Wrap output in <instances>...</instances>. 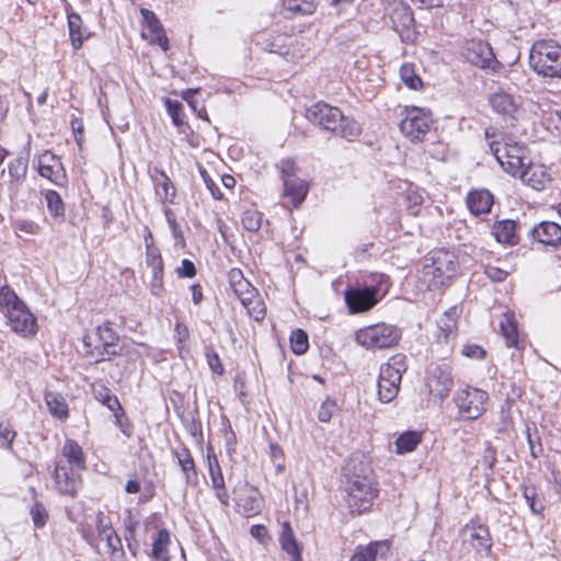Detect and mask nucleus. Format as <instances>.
<instances>
[{
    "label": "nucleus",
    "mask_w": 561,
    "mask_h": 561,
    "mask_svg": "<svg viewBox=\"0 0 561 561\" xmlns=\"http://www.w3.org/2000/svg\"><path fill=\"white\" fill-rule=\"evenodd\" d=\"M431 263L450 276H453L457 270V261L455 255L447 251L435 252Z\"/></svg>",
    "instance_id": "obj_40"
},
{
    "label": "nucleus",
    "mask_w": 561,
    "mask_h": 561,
    "mask_svg": "<svg viewBox=\"0 0 561 561\" xmlns=\"http://www.w3.org/2000/svg\"><path fill=\"white\" fill-rule=\"evenodd\" d=\"M401 337L400 330L391 324L377 323L359 329L355 339L358 344L367 348H390L398 344Z\"/></svg>",
    "instance_id": "obj_5"
},
{
    "label": "nucleus",
    "mask_w": 561,
    "mask_h": 561,
    "mask_svg": "<svg viewBox=\"0 0 561 561\" xmlns=\"http://www.w3.org/2000/svg\"><path fill=\"white\" fill-rule=\"evenodd\" d=\"M390 19L393 30L400 35L402 41L413 39L414 18L409 7L400 2L394 7Z\"/></svg>",
    "instance_id": "obj_16"
},
{
    "label": "nucleus",
    "mask_w": 561,
    "mask_h": 561,
    "mask_svg": "<svg viewBox=\"0 0 561 561\" xmlns=\"http://www.w3.org/2000/svg\"><path fill=\"white\" fill-rule=\"evenodd\" d=\"M173 454L178 459V463L184 474L186 484H196L197 471L190 450L186 447H182L180 450H174Z\"/></svg>",
    "instance_id": "obj_26"
},
{
    "label": "nucleus",
    "mask_w": 561,
    "mask_h": 561,
    "mask_svg": "<svg viewBox=\"0 0 561 561\" xmlns=\"http://www.w3.org/2000/svg\"><path fill=\"white\" fill-rule=\"evenodd\" d=\"M426 387L434 398L443 401L454 387L451 368L447 364H431L426 371Z\"/></svg>",
    "instance_id": "obj_8"
},
{
    "label": "nucleus",
    "mask_w": 561,
    "mask_h": 561,
    "mask_svg": "<svg viewBox=\"0 0 561 561\" xmlns=\"http://www.w3.org/2000/svg\"><path fill=\"white\" fill-rule=\"evenodd\" d=\"M462 354L470 358L482 359L486 352L479 345H466L462 348Z\"/></svg>",
    "instance_id": "obj_64"
},
{
    "label": "nucleus",
    "mask_w": 561,
    "mask_h": 561,
    "mask_svg": "<svg viewBox=\"0 0 561 561\" xmlns=\"http://www.w3.org/2000/svg\"><path fill=\"white\" fill-rule=\"evenodd\" d=\"M308 185L305 181L294 178L284 179V195L291 198L295 207H298L308 194Z\"/></svg>",
    "instance_id": "obj_27"
},
{
    "label": "nucleus",
    "mask_w": 561,
    "mask_h": 561,
    "mask_svg": "<svg viewBox=\"0 0 561 561\" xmlns=\"http://www.w3.org/2000/svg\"><path fill=\"white\" fill-rule=\"evenodd\" d=\"M306 118L324 130L336 133L342 121V112L339 107L317 102L307 108Z\"/></svg>",
    "instance_id": "obj_9"
},
{
    "label": "nucleus",
    "mask_w": 561,
    "mask_h": 561,
    "mask_svg": "<svg viewBox=\"0 0 561 561\" xmlns=\"http://www.w3.org/2000/svg\"><path fill=\"white\" fill-rule=\"evenodd\" d=\"M421 440V433L416 431L404 432L396 439V451L397 454L410 453L416 448Z\"/></svg>",
    "instance_id": "obj_38"
},
{
    "label": "nucleus",
    "mask_w": 561,
    "mask_h": 561,
    "mask_svg": "<svg viewBox=\"0 0 561 561\" xmlns=\"http://www.w3.org/2000/svg\"><path fill=\"white\" fill-rule=\"evenodd\" d=\"M208 469L213 488L222 486L225 484V479L216 458L214 459V462L208 458Z\"/></svg>",
    "instance_id": "obj_54"
},
{
    "label": "nucleus",
    "mask_w": 561,
    "mask_h": 561,
    "mask_svg": "<svg viewBox=\"0 0 561 561\" xmlns=\"http://www.w3.org/2000/svg\"><path fill=\"white\" fill-rule=\"evenodd\" d=\"M282 549L291 556V561H301V548L297 542L290 524L285 522L279 537Z\"/></svg>",
    "instance_id": "obj_28"
},
{
    "label": "nucleus",
    "mask_w": 561,
    "mask_h": 561,
    "mask_svg": "<svg viewBox=\"0 0 561 561\" xmlns=\"http://www.w3.org/2000/svg\"><path fill=\"white\" fill-rule=\"evenodd\" d=\"M205 356L207 359V364L213 373L217 375H222L225 369L219 358V355L210 347L205 350Z\"/></svg>",
    "instance_id": "obj_55"
},
{
    "label": "nucleus",
    "mask_w": 561,
    "mask_h": 561,
    "mask_svg": "<svg viewBox=\"0 0 561 561\" xmlns=\"http://www.w3.org/2000/svg\"><path fill=\"white\" fill-rule=\"evenodd\" d=\"M170 543V534L167 529L157 533L152 543V558L156 561H169L168 546Z\"/></svg>",
    "instance_id": "obj_35"
},
{
    "label": "nucleus",
    "mask_w": 561,
    "mask_h": 561,
    "mask_svg": "<svg viewBox=\"0 0 561 561\" xmlns=\"http://www.w3.org/2000/svg\"><path fill=\"white\" fill-rule=\"evenodd\" d=\"M45 199L50 215L55 219H59L60 221H62L65 219L66 208L61 196L56 191L48 190L45 193Z\"/></svg>",
    "instance_id": "obj_41"
},
{
    "label": "nucleus",
    "mask_w": 561,
    "mask_h": 561,
    "mask_svg": "<svg viewBox=\"0 0 561 561\" xmlns=\"http://www.w3.org/2000/svg\"><path fill=\"white\" fill-rule=\"evenodd\" d=\"M528 234L538 243L552 248L561 247V226L554 221H541L534 226Z\"/></svg>",
    "instance_id": "obj_18"
},
{
    "label": "nucleus",
    "mask_w": 561,
    "mask_h": 561,
    "mask_svg": "<svg viewBox=\"0 0 561 561\" xmlns=\"http://www.w3.org/2000/svg\"><path fill=\"white\" fill-rule=\"evenodd\" d=\"M96 335L99 339V344H104L106 346H116V343L119 340L118 334L114 331L111 322L108 321L98 325Z\"/></svg>",
    "instance_id": "obj_45"
},
{
    "label": "nucleus",
    "mask_w": 561,
    "mask_h": 561,
    "mask_svg": "<svg viewBox=\"0 0 561 561\" xmlns=\"http://www.w3.org/2000/svg\"><path fill=\"white\" fill-rule=\"evenodd\" d=\"M484 137L488 140L490 151L494 154L502 169L516 178L525 165V147L517 142H501L499 138L503 139L502 134L494 127L485 128Z\"/></svg>",
    "instance_id": "obj_2"
},
{
    "label": "nucleus",
    "mask_w": 561,
    "mask_h": 561,
    "mask_svg": "<svg viewBox=\"0 0 561 561\" xmlns=\"http://www.w3.org/2000/svg\"><path fill=\"white\" fill-rule=\"evenodd\" d=\"M430 112L413 107L407 110L405 117L400 122L401 133L411 141H422L432 126Z\"/></svg>",
    "instance_id": "obj_7"
},
{
    "label": "nucleus",
    "mask_w": 561,
    "mask_h": 561,
    "mask_svg": "<svg viewBox=\"0 0 561 561\" xmlns=\"http://www.w3.org/2000/svg\"><path fill=\"white\" fill-rule=\"evenodd\" d=\"M407 369V357L400 353L391 356L387 363L381 365L377 380V396L380 402L389 403L397 398L402 375Z\"/></svg>",
    "instance_id": "obj_4"
},
{
    "label": "nucleus",
    "mask_w": 561,
    "mask_h": 561,
    "mask_svg": "<svg viewBox=\"0 0 561 561\" xmlns=\"http://www.w3.org/2000/svg\"><path fill=\"white\" fill-rule=\"evenodd\" d=\"M262 220L263 215L255 209L247 210L242 215V225L250 232H256L262 226Z\"/></svg>",
    "instance_id": "obj_50"
},
{
    "label": "nucleus",
    "mask_w": 561,
    "mask_h": 561,
    "mask_svg": "<svg viewBox=\"0 0 561 561\" xmlns=\"http://www.w3.org/2000/svg\"><path fill=\"white\" fill-rule=\"evenodd\" d=\"M461 54L470 64L480 68H493L496 64L491 46L481 39L467 41Z\"/></svg>",
    "instance_id": "obj_10"
},
{
    "label": "nucleus",
    "mask_w": 561,
    "mask_h": 561,
    "mask_svg": "<svg viewBox=\"0 0 561 561\" xmlns=\"http://www.w3.org/2000/svg\"><path fill=\"white\" fill-rule=\"evenodd\" d=\"M422 275L423 282L431 290L439 289L451 278L450 275L445 274L443 270L437 268V266L432 263L423 266Z\"/></svg>",
    "instance_id": "obj_30"
},
{
    "label": "nucleus",
    "mask_w": 561,
    "mask_h": 561,
    "mask_svg": "<svg viewBox=\"0 0 561 561\" xmlns=\"http://www.w3.org/2000/svg\"><path fill=\"white\" fill-rule=\"evenodd\" d=\"M515 228V221L502 220L493 226L492 233L495 237L496 241L501 243L513 244L516 242Z\"/></svg>",
    "instance_id": "obj_36"
},
{
    "label": "nucleus",
    "mask_w": 561,
    "mask_h": 561,
    "mask_svg": "<svg viewBox=\"0 0 561 561\" xmlns=\"http://www.w3.org/2000/svg\"><path fill=\"white\" fill-rule=\"evenodd\" d=\"M232 290L240 301L249 300V296H253L256 291V289L250 284L248 279H243L241 283L234 286Z\"/></svg>",
    "instance_id": "obj_57"
},
{
    "label": "nucleus",
    "mask_w": 561,
    "mask_h": 561,
    "mask_svg": "<svg viewBox=\"0 0 561 561\" xmlns=\"http://www.w3.org/2000/svg\"><path fill=\"white\" fill-rule=\"evenodd\" d=\"M343 484L351 511L357 514L369 511L378 491L368 463L356 457L351 458L344 467Z\"/></svg>",
    "instance_id": "obj_1"
},
{
    "label": "nucleus",
    "mask_w": 561,
    "mask_h": 561,
    "mask_svg": "<svg viewBox=\"0 0 561 561\" xmlns=\"http://www.w3.org/2000/svg\"><path fill=\"white\" fill-rule=\"evenodd\" d=\"M356 551L367 561H383L390 552V546L386 540L375 541L367 546L357 547Z\"/></svg>",
    "instance_id": "obj_29"
},
{
    "label": "nucleus",
    "mask_w": 561,
    "mask_h": 561,
    "mask_svg": "<svg viewBox=\"0 0 561 561\" xmlns=\"http://www.w3.org/2000/svg\"><path fill=\"white\" fill-rule=\"evenodd\" d=\"M517 176L527 186L536 191L546 190L552 181L548 168L545 164L534 162L528 163L527 167L524 165L523 171Z\"/></svg>",
    "instance_id": "obj_14"
},
{
    "label": "nucleus",
    "mask_w": 561,
    "mask_h": 561,
    "mask_svg": "<svg viewBox=\"0 0 561 561\" xmlns=\"http://www.w3.org/2000/svg\"><path fill=\"white\" fill-rule=\"evenodd\" d=\"M150 176L153 183L156 195L159 197V199L162 203L173 204L176 197V188L167 173L156 167L152 169V171H150Z\"/></svg>",
    "instance_id": "obj_19"
},
{
    "label": "nucleus",
    "mask_w": 561,
    "mask_h": 561,
    "mask_svg": "<svg viewBox=\"0 0 561 561\" xmlns=\"http://www.w3.org/2000/svg\"><path fill=\"white\" fill-rule=\"evenodd\" d=\"M38 173L57 185H62L66 180L62 167L53 154H44L39 159Z\"/></svg>",
    "instance_id": "obj_22"
},
{
    "label": "nucleus",
    "mask_w": 561,
    "mask_h": 561,
    "mask_svg": "<svg viewBox=\"0 0 561 561\" xmlns=\"http://www.w3.org/2000/svg\"><path fill=\"white\" fill-rule=\"evenodd\" d=\"M529 65L539 76L561 78V46L554 41L535 42L529 53Z\"/></svg>",
    "instance_id": "obj_3"
},
{
    "label": "nucleus",
    "mask_w": 561,
    "mask_h": 561,
    "mask_svg": "<svg viewBox=\"0 0 561 561\" xmlns=\"http://www.w3.org/2000/svg\"><path fill=\"white\" fill-rule=\"evenodd\" d=\"M457 336V308H450L438 320L437 342L449 345Z\"/></svg>",
    "instance_id": "obj_21"
},
{
    "label": "nucleus",
    "mask_w": 561,
    "mask_h": 561,
    "mask_svg": "<svg viewBox=\"0 0 561 561\" xmlns=\"http://www.w3.org/2000/svg\"><path fill=\"white\" fill-rule=\"evenodd\" d=\"M290 345L295 354L301 355L306 353L309 347L307 333L301 329L293 331L290 335Z\"/></svg>",
    "instance_id": "obj_49"
},
{
    "label": "nucleus",
    "mask_w": 561,
    "mask_h": 561,
    "mask_svg": "<svg viewBox=\"0 0 561 561\" xmlns=\"http://www.w3.org/2000/svg\"><path fill=\"white\" fill-rule=\"evenodd\" d=\"M334 410H335L334 401H330V400L324 401L318 411L319 421L329 422L332 417Z\"/></svg>",
    "instance_id": "obj_60"
},
{
    "label": "nucleus",
    "mask_w": 561,
    "mask_h": 561,
    "mask_svg": "<svg viewBox=\"0 0 561 561\" xmlns=\"http://www.w3.org/2000/svg\"><path fill=\"white\" fill-rule=\"evenodd\" d=\"M11 329L19 335L24 337L34 336L37 332L36 318L28 310L26 305L24 308L15 309L5 314Z\"/></svg>",
    "instance_id": "obj_13"
},
{
    "label": "nucleus",
    "mask_w": 561,
    "mask_h": 561,
    "mask_svg": "<svg viewBox=\"0 0 561 561\" xmlns=\"http://www.w3.org/2000/svg\"><path fill=\"white\" fill-rule=\"evenodd\" d=\"M320 0H284V8L294 13L311 14Z\"/></svg>",
    "instance_id": "obj_44"
},
{
    "label": "nucleus",
    "mask_w": 561,
    "mask_h": 561,
    "mask_svg": "<svg viewBox=\"0 0 561 561\" xmlns=\"http://www.w3.org/2000/svg\"><path fill=\"white\" fill-rule=\"evenodd\" d=\"M15 229L27 234H36L39 231V226L33 220H18L15 222Z\"/></svg>",
    "instance_id": "obj_62"
},
{
    "label": "nucleus",
    "mask_w": 561,
    "mask_h": 561,
    "mask_svg": "<svg viewBox=\"0 0 561 561\" xmlns=\"http://www.w3.org/2000/svg\"><path fill=\"white\" fill-rule=\"evenodd\" d=\"M179 277L192 278L196 275V268L192 261L184 259L181 262V266L176 270Z\"/></svg>",
    "instance_id": "obj_61"
},
{
    "label": "nucleus",
    "mask_w": 561,
    "mask_h": 561,
    "mask_svg": "<svg viewBox=\"0 0 561 561\" xmlns=\"http://www.w3.org/2000/svg\"><path fill=\"white\" fill-rule=\"evenodd\" d=\"M62 456L67 459V462L72 469H85L84 455L81 446L77 442L67 439L62 447Z\"/></svg>",
    "instance_id": "obj_32"
},
{
    "label": "nucleus",
    "mask_w": 561,
    "mask_h": 561,
    "mask_svg": "<svg viewBox=\"0 0 561 561\" xmlns=\"http://www.w3.org/2000/svg\"><path fill=\"white\" fill-rule=\"evenodd\" d=\"M296 39L286 34H271L259 41V45L265 51L277 54L287 60H295L299 54L295 49Z\"/></svg>",
    "instance_id": "obj_11"
},
{
    "label": "nucleus",
    "mask_w": 561,
    "mask_h": 561,
    "mask_svg": "<svg viewBox=\"0 0 561 561\" xmlns=\"http://www.w3.org/2000/svg\"><path fill=\"white\" fill-rule=\"evenodd\" d=\"M488 400L486 391L473 387L459 389L454 397L459 415L466 420L478 419L486 410Z\"/></svg>",
    "instance_id": "obj_6"
},
{
    "label": "nucleus",
    "mask_w": 561,
    "mask_h": 561,
    "mask_svg": "<svg viewBox=\"0 0 561 561\" xmlns=\"http://www.w3.org/2000/svg\"><path fill=\"white\" fill-rule=\"evenodd\" d=\"M25 304L22 301L13 289L4 285L0 289V307L2 311L8 314L15 309L24 308Z\"/></svg>",
    "instance_id": "obj_37"
},
{
    "label": "nucleus",
    "mask_w": 561,
    "mask_h": 561,
    "mask_svg": "<svg viewBox=\"0 0 561 561\" xmlns=\"http://www.w3.org/2000/svg\"><path fill=\"white\" fill-rule=\"evenodd\" d=\"M95 398L102 402L107 409L112 412L121 411V402L116 396L112 393V391L104 386H101L99 389L94 391Z\"/></svg>",
    "instance_id": "obj_47"
},
{
    "label": "nucleus",
    "mask_w": 561,
    "mask_h": 561,
    "mask_svg": "<svg viewBox=\"0 0 561 561\" xmlns=\"http://www.w3.org/2000/svg\"><path fill=\"white\" fill-rule=\"evenodd\" d=\"M146 263L152 268V273L163 272V262L158 248H149V250L146 251Z\"/></svg>",
    "instance_id": "obj_52"
},
{
    "label": "nucleus",
    "mask_w": 561,
    "mask_h": 561,
    "mask_svg": "<svg viewBox=\"0 0 561 561\" xmlns=\"http://www.w3.org/2000/svg\"><path fill=\"white\" fill-rule=\"evenodd\" d=\"M377 287L365 286L345 291V301L352 313L370 310L377 302Z\"/></svg>",
    "instance_id": "obj_12"
},
{
    "label": "nucleus",
    "mask_w": 561,
    "mask_h": 561,
    "mask_svg": "<svg viewBox=\"0 0 561 561\" xmlns=\"http://www.w3.org/2000/svg\"><path fill=\"white\" fill-rule=\"evenodd\" d=\"M163 272H153L150 280V289L152 295L160 296L163 290Z\"/></svg>",
    "instance_id": "obj_63"
},
{
    "label": "nucleus",
    "mask_w": 561,
    "mask_h": 561,
    "mask_svg": "<svg viewBox=\"0 0 561 561\" xmlns=\"http://www.w3.org/2000/svg\"><path fill=\"white\" fill-rule=\"evenodd\" d=\"M70 4H67L66 12L68 19L69 34L73 49H79L82 46L83 37L81 33L82 20L81 16L69 10Z\"/></svg>",
    "instance_id": "obj_34"
},
{
    "label": "nucleus",
    "mask_w": 561,
    "mask_h": 561,
    "mask_svg": "<svg viewBox=\"0 0 561 561\" xmlns=\"http://www.w3.org/2000/svg\"><path fill=\"white\" fill-rule=\"evenodd\" d=\"M45 403L48 408L49 413L59 419L66 420L69 415L68 404L65 398L54 391H48L45 393Z\"/></svg>",
    "instance_id": "obj_33"
},
{
    "label": "nucleus",
    "mask_w": 561,
    "mask_h": 561,
    "mask_svg": "<svg viewBox=\"0 0 561 561\" xmlns=\"http://www.w3.org/2000/svg\"><path fill=\"white\" fill-rule=\"evenodd\" d=\"M400 78L402 82L412 90H419L423 85L421 78L415 72L414 66L411 64L401 66Z\"/></svg>",
    "instance_id": "obj_46"
},
{
    "label": "nucleus",
    "mask_w": 561,
    "mask_h": 561,
    "mask_svg": "<svg viewBox=\"0 0 561 561\" xmlns=\"http://www.w3.org/2000/svg\"><path fill=\"white\" fill-rule=\"evenodd\" d=\"M96 530L99 538L107 535V534H114V528L112 526L111 518L105 515L103 512H99L96 514Z\"/></svg>",
    "instance_id": "obj_53"
},
{
    "label": "nucleus",
    "mask_w": 561,
    "mask_h": 561,
    "mask_svg": "<svg viewBox=\"0 0 561 561\" xmlns=\"http://www.w3.org/2000/svg\"><path fill=\"white\" fill-rule=\"evenodd\" d=\"M121 413L117 412H113V415H114V419H115V425L121 430V432L127 436V437H130L131 436V425L129 424L128 420L125 417V412L123 410V408H121Z\"/></svg>",
    "instance_id": "obj_59"
},
{
    "label": "nucleus",
    "mask_w": 561,
    "mask_h": 561,
    "mask_svg": "<svg viewBox=\"0 0 561 561\" xmlns=\"http://www.w3.org/2000/svg\"><path fill=\"white\" fill-rule=\"evenodd\" d=\"M500 329L507 346L516 347L517 350L524 347V342L518 337L517 322L514 320L513 316L504 313L500 322Z\"/></svg>",
    "instance_id": "obj_31"
},
{
    "label": "nucleus",
    "mask_w": 561,
    "mask_h": 561,
    "mask_svg": "<svg viewBox=\"0 0 561 561\" xmlns=\"http://www.w3.org/2000/svg\"><path fill=\"white\" fill-rule=\"evenodd\" d=\"M462 538L478 551L491 549V536L489 528L484 525L469 524L462 529Z\"/></svg>",
    "instance_id": "obj_20"
},
{
    "label": "nucleus",
    "mask_w": 561,
    "mask_h": 561,
    "mask_svg": "<svg viewBox=\"0 0 561 561\" xmlns=\"http://www.w3.org/2000/svg\"><path fill=\"white\" fill-rule=\"evenodd\" d=\"M116 346H106L104 344H96L90 351L87 350V355L94 357V363L99 364L104 360H110L112 356H116L119 354V351L115 348Z\"/></svg>",
    "instance_id": "obj_48"
},
{
    "label": "nucleus",
    "mask_w": 561,
    "mask_h": 561,
    "mask_svg": "<svg viewBox=\"0 0 561 561\" xmlns=\"http://www.w3.org/2000/svg\"><path fill=\"white\" fill-rule=\"evenodd\" d=\"M55 484L60 494L75 497L81 488V478L72 468L58 462L55 468Z\"/></svg>",
    "instance_id": "obj_17"
},
{
    "label": "nucleus",
    "mask_w": 561,
    "mask_h": 561,
    "mask_svg": "<svg viewBox=\"0 0 561 561\" xmlns=\"http://www.w3.org/2000/svg\"><path fill=\"white\" fill-rule=\"evenodd\" d=\"M28 153L19 156L9 164V175L11 178L9 184L10 197H16L20 185L24 182L27 173Z\"/></svg>",
    "instance_id": "obj_23"
},
{
    "label": "nucleus",
    "mask_w": 561,
    "mask_h": 561,
    "mask_svg": "<svg viewBox=\"0 0 561 561\" xmlns=\"http://www.w3.org/2000/svg\"><path fill=\"white\" fill-rule=\"evenodd\" d=\"M100 540L105 542L111 561H123L125 552L122 540L115 530L114 534L100 537Z\"/></svg>",
    "instance_id": "obj_39"
},
{
    "label": "nucleus",
    "mask_w": 561,
    "mask_h": 561,
    "mask_svg": "<svg viewBox=\"0 0 561 561\" xmlns=\"http://www.w3.org/2000/svg\"><path fill=\"white\" fill-rule=\"evenodd\" d=\"M524 499L526 500L529 508L534 514H541L543 511V504L540 501L536 500V491L534 488H525L524 490Z\"/></svg>",
    "instance_id": "obj_56"
},
{
    "label": "nucleus",
    "mask_w": 561,
    "mask_h": 561,
    "mask_svg": "<svg viewBox=\"0 0 561 561\" xmlns=\"http://www.w3.org/2000/svg\"><path fill=\"white\" fill-rule=\"evenodd\" d=\"M165 107L169 115L172 118V122L175 126L180 127L184 125V113L183 106L179 101L167 99Z\"/></svg>",
    "instance_id": "obj_51"
},
{
    "label": "nucleus",
    "mask_w": 561,
    "mask_h": 561,
    "mask_svg": "<svg viewBox=\"0 0 561 561\" xmlns=\"http://www.w3.org/2000/svg\"><path fill=\"white\" fill-rule=\"evenodd\" d=\"M489 103L494 112L504 117L514 118L518 108L514 98L503 91L492 93L489 98Z\"/></svg>",
    "instance_id": "obj_24"
},
{
    "label": "nucleus",
    "mask_w": 561,
    "mask_h": 561,
    "mask_svg": "<svg viewBox=\"0 0 561 561\" xmlns=\"http://www.w3.org/2000/svg\"><path fill=\"white\" fill-rule=\"evenodd\" d=\"M142 24L148 28L149 34L142 33V37L151 44H157L163 51L169 49V38L165 35L163 26L154 12L141 8Z\"/></svg>",
    "instance_id": "obj_15"
},
{
    "label": "nucleus",
    "mask_w": 561,
    "mask_h": 561,
    "mask_svg": "<svg viewBox=\"0 0 561 561\" xmlns=\"http://www.w3.org/2000/svg\"><path fill=\"white\" fill-rule=\"evenodd\" d=\"M241 304L254 320L261 321L265 317L266 307L257 290L253 296H249V300H242Z\"/></svg>",
    "instance_id": "obj_42"
},
{
    "label": "nucleus",
    "mask_w": 561,
    "mask_h": 561,
    "mask_svg": "<svg viewBox=\"0 0 561 561\" xmlns=\"http://www.w3.org/2000/svg\"><path fill=\"white\" fill-rule=\"evenodd\" d=\"M201 176L215 199H221L222 193L204 168H199Z\"/></svg>",
    "instance_id": "obj_58"
},
{
    "label": "nucleus",
    "mask_w": 561,
    "mask_h": 561,
    "mask_svg": "<svg viewBox=\"0 0 561 561\" xmlns=\"http://www.w3.org/2000/svg\"><path fill=\"white\" fill-rule=\"evenodd\" d=\"M470 211L474 215L486 214L493 205V196L485 190L470 192L467 197Z\"/></svg>",
    "instance_id": "obj_25"
},
{
    "label": "nucleus",
    "mask_w": 561,
    "mask_h": 561,
    "mask_svg": "<svg viewBox=\"0 0 561 561\" xmlns=\"http://www.w3.org/2000/svg\"><path fill=\"white\" fill-rule=\"evenodd\" d=\"M362 133L360 125L353 118L346 117L342 114V121L335 134H339L345 139L352 140L358 137Z\"/></svg>",
    "instance_id": "obj_43"
}]
</instances>
